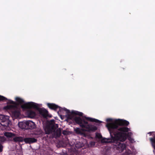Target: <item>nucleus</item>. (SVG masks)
<instances>
[{"label":"nucleus","mask_w":155,"mask_h":155,"mask_svg":"<svg viewBox=\"0 0 155 155\" xmlns=\"http://www.w3.org/2000/svg\"><path fill=\"white\" fill-rule=\"evenodd\" d=\"M129 122L126 120L121 119L116 120L114 123L107 124L106 125L109 132L110 138L107 139L109 142H114L117 140L124 141L127 139V135L123 132H128L129 129L127 127H121L117 129L118 126H127Z\"/></svg>","instance_id":"obj_1"},{"label":"nucleus","mask_w":155,"mask_h":155,"mask_svg":"<svg viewBox=\"0 0 155 155\" xmlns=\"http://www.w3.org/2000/svg\"><path fill=\"white\" fill-rule=\"evenodd\" d=\"M74 119L76 123L79 125L81 128L85 129H81L80 128L77 127L74 128V131L77 134H79L85 137H87V135L83 132V131L93 132L95 131L97 129V127L89 124L88 122L99 123L102 122V121L97 119L86 116L83 117L82 118L80 117H74Z\"/></svg>","instance_id":"obj_2"},{"label":"nucleus","mask_w":155,"mask_h":155,"mask_svg":"<svg viewBox=\"0 0 155 155\" xmlns=\"http://www.w3.org/2000/svg\"><path fill=\"white\" fill-rule=\"evenodd\" d=\"M47 105L50 109L55 111H56L57 109L58 108L59 110L58 113L59 111L61 112L62 110L66 111L68 114V118L70 119L73 118V115H78L79 116H82L83 114L82 113L77 111L73 110L71 112L69 110L67 109L66 108H62L54 104L48 103L47 104Z\"/></svg>","instance_id":"obj_3"},{"label":"nucleus","mask_w":155,"mask_h":155,"mask_svg":"<svg viewBox=\"0 0 155 155\" xmlns=\"http://www.w3.org/2000/svg\"><path fill=\"white\" fill-rule=\"evenodd\" d=\"M23 110L34 108L38 110L42 117L46 118L48 116V111L45 108L39 107L38 104L33 102H29L24 104L21 106Z\"/></svg>","instance_id":"obj_4"},{"label":"nucleus","mask_w":155,"mask_h":155,"mask_svg":"<svg viewBox=\"0 0 155 155\" xmlns=\"http://www.w3.org/2000/svg\"><path fill=\"white\" fill-rule=\"evenodd\" d=\"M7 103L12 104L14 105H7L4 107V109L10 112V114L13 117L15 118L19 117L20 114L19 109L18 107L15 102L11 100H8Z\"/></svg>","instance_id":"obj_5"},{"label":"nucleus","mask_w":155,"mask_h":155,"mask_svg":"<svg viewBox=\"0 0 155 155\" xmlns=\"http://www.w3.org/2000/svg\"><path fill=\"white\" fill-rule=\"evenodd\" d=\"M110 138H104L101 140V142L102 143H115V146H116V149L118 150L120 152H122L123 150L126 148V145L123 143H121L120 142H124V141H121L120 140H117V141L114 142H109L108 140H107V139ZM125 140H124V141Z\"/></svg>","instance_id":"obj_6"},{"label":"nucleus","mask_w":155,"mask_h":155,"mask_svg":"<svg viewBox=\"0 0 155 155\" xmlns=\"http://www.w3.org/2000/svg\"><path fill=\"white\" fill-rule=\"evenodd\" d=\"M4 135L8 138H13L12 141L15 142H22L24 141V139L22 137L16 136L15 134L14 133L5 132L4 134Z\"/></svg>","instance_id":"obj_7"},{"label":"nucleus","mask_w":155,"mask_h":155,"mask_svg":"<svg viewBox=\"0 0 155 155\" xmlns=\"http://www.w3.org/2000/svg\"><path fill=\"white\" fill-rule=\"evenodd\" d=\"M9 117L7 116L0 115V124L4 127H8L9 124Z\"/></svg>","instance_id":"obj_8"},{"label":"nucleus","mask_w":155,"mask_h":155,"mask_svg":"<svg viewBox=\"0 0 155 155\" xmlns=\"http://www.w3.org/2000/svg\"><path fill=\"white\" fill-rule=\"evenodd\" d=\"M24 141L26 143L31 144L37 142V140L33 137H28L24 138Z\"/></svg>","instance_id":"obj_9"},{"label":"nucleus","mask_w":155,"mask_h":155,"mask_svg":"<svg viewBox=\"0 0 155 155\" xmlns=\"http://www.w3.org/2000/svg\"><path fill=\"white\" fill-rule=\"evenodd\" d=\"M27 130L33 129L36 127L35 123L31 120L27 121Z\"/></svg>","instance_id":"obj_10"},{"label":"nucleus","mask_w":155,"mask_h":155,"mask_svg":"<svg viewBox=\"0 0 155 155\" xmlns=\"http://www.w3.org/2000/svg\"><path fill=\"white\" fill-rule=\"evenodd\" d=\"M26 114L28 117L33 118L35 117L36 114L35 112L31 110H28L26 111Z\"/></svg>","instance_id":"obj_11"},{"label":"nucleus","mask_w":155,"mask_h":155,"mask_svg":"<svg viewBox=\"0 0 155 155\" xmlns=\"http://www.w3.org/2000/svg\"><path fill=\"white\" fill-rule=\"evenodd\" d=\"M18 126L22 129L27 130V121L24 120L18 123Z\"/></svg>","instance_id":"obj_12"},{"label":"nucleus","mask_w":155,"mask_h":155,"mask_svg":"<svg viewBox=\"0 0 155 155\" xmlns=\"http://www.w3.org/2000/svg\"><path fill=\"white\" fill-rule=\"evenodd\" d=\"M43 132L42 130L38 128L34 132V134L35 135L38 136V137L41 136L43 135Z\"/></svg>","instance_id":"obj_13"},{"label":"nucleus","mask_w":155,"mask_h":155,"mask_svg":"<svg viewBox=\"0 0 155 155\" xmlns=\"http://www.w3.org/2000/svg\"><path fill=\"white\" fill-rule=\"evenodd\" d=\"M49 126L51 128V130L52 133L54 132L55 131L56 127H57L58 126V124H56L55 125L54 124H52L49 125Z\"/></svg>","instance_id":"obj_14"},{"label":"nucleus","mask_w":155,"mask_h":155,"mask_svg":"<svg viewBox=\"0 0 155 155\" xmlns=\"http://www.w3.org/2000/svg\"><path fill=\"white\" fill-rule=\"evenodd\" d=\"M4 141V138L3 137H0V152L2 151L3 147L2 145V143Z\"/></svg>","instance_id":"obj_15"},{"label":"nucleus","mask_w":155,"mask_h":155,"mask_svg":"<svg viewBox=\"0 0 155 155\" xmlns=\"http://www.w3.org/2000/svg\"><path fill=\"white\" fill-rule=\"evenodd\" d=\"M45 130V134H49L52 133L49 125L46 127Z\"/></svg>","instance_id":"obj_16"},{"label":"nucleus","mask_w":155,"mask_h":155,"mask_svg":"<svg viewBox=\"0 0 155 155\" xmlns=\"http://www.w3.org/2000/svg\"><path fill=\"white\" fill-rule=\"evenodd\" d=\"M150 140L153 147L155 150V136L153 138H150Z\"/></svg>","instance_id":"obj_17"},{"label":"nucleus","mask_w":155,"mask_h":155,"mask_svg":"<svg viewBox=\"0 0 155 155\" xmlns=\"http://www.w3.org/2000/svg\"><path fill=\"white\" fill-rule=\"evenodd\" d=\"M15 100L18 102L20 104L24 103V101L23 99L18 97L15 98Z\"/></svg>","instance_id":"obj_18"},{"label":"nucleus","mask_w":155,"mask_h":155,"mask_svg":"<svg viewBox=\"0 0 155 155\" xmlns=\"http://www.w3.org/2000/svg\"><path fill=\"white\" fill-rule=\"evenodd\" d=\"M8 99L6 97L0 95V101H7Z\"/></svg>","instance_id":"obj_19"},{"label":"nucleus","mask_w":155,"mask_h":155,"mask_svg":"<svg viewBox=\"0 0 155 155\" xmlns=\"http://www.w3.org/2000/svg\"><path fill=\"white\" fill-rule=\"evenodd\" d=\"M55 133H56L57 136H59L61 134V130L59 128L58 129H57Z\"/></svg>","instance_id":"obj_20"},{"label":"nucleus","mask_w":155,"mask_h":155,"mask_svg":"<svg viewBox=\"0 0 155 155\" xmlns=\"http://www.w3.org/2000/svg\"><path fill=\"white\" fill-rule=\"evenodd\" d=\"M96 137L99 139H101L102 138V136L100 134H96Z\"/></svg>","instance_id":"obj_21"},{"label":"nucleus","mask_w":155,"mask_h":155,"mask_svg":"<svg viewBox=\"0 0 155 155\" xmlns=\"http://www.w3.org/2000/svg\"><path fill=\"white\" fill-rule=\"evenodd\" d=\"M62 134L64 135H67L68 134V132L67 131L64 130L63 131Z\"/></svg>","instance_id":"obj_22"},{"label":"nucleus","mask_w":155,"mask_h":155,"mask_svg":"<svg viewBox=\"0 0 155 155\" xmlns=\"http://www.w3.org/2000/svg\"><path fill=\"white\" fill-rule=\"evenodd\" d=\"M90 144L91 145V146H94L95 144V143L94 142V141H91L90 143Z\"/></svg>","instance_id":"obj_23"},{"label":"nucleus","mask_w":155,"mask_h":155,"mask_svg":"<svg viewBox=\"0 0 155 155\" xmlns=\"http://www.w3.org/2000/svg\"><path fill=\"white\" fill-rule=\"evenodd\" d=\"M113 121L112 119L110 118H108L106 119V121L107 122H112Z\"/></svg>","instance_id":"obj_24"},{"label":"nucleus","mask_w":155,"mask_h":155,"mask_svg":"<svg viewBox=\"0 0 155 155\" xmlns=\"http://www.w3.org/2000/svg\"><path fill=\"white\" fill-rule=\"evenodd\" d=\"M152 132H150L149 133V134H151Z\"/></svg>","instance_id":"obj_25"},{"label":"nucleus","mask_w":155,"mask_h":155,"mask_svg":"<svg viewBox=\"0 0 155 155\" xmlns=\"http://www.w3.org/2000/svg\"><path fill=\"white\" fill-rule=\"evenodd\" d=\"M81 147V146H80V147H78V148Z\"/></svg>","instance_id":"obj_26"}]
</instances>
